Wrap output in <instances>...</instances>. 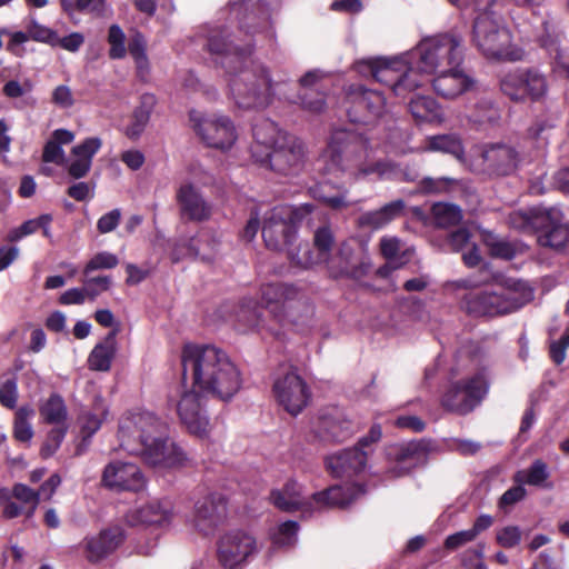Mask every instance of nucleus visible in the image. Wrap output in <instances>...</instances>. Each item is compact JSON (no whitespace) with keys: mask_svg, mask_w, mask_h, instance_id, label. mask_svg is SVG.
Returning a JSON list of instances; mask_svg holds the SVG:
<instances>
[{"mask_svg":"<svg viewBox=\"0 0 569 569\" xmlns=\"http://www.w3.org/2000/svg\"><path fill=\"white\" fill-rule=\"evenodd\" d=\"M207 50L216 64L229 76L232 98L240 109H263L273 100V81L270 70L250 59L253 47L239 46L229 39L224 31L211 33Z\"/></svg>","mask_w":569,"mask_h":569,"instance_id":"obj_1","label":"nucleus"},{"mask_svg":"<svg viewBox=\"0 0 569 569\" xmlns=\"http://www.w3.org/2000/svg\"><path fill=\"white\" fill-rule=\"evenodd\" d=\"M167 423L150 411H128L118 423L120 446L149 466L164 470L187 465L186 452L167 436Z\"/></svg>","mask_w":569,"mask_h":569,"instance_id":"obj_2","label":"nucleus"},{"mask_svg":"<svg viewBox=\"0 0 569 569\" xmlns=\"http://www.w3.org/2000/svg\"><path fill=\"white\" fill-rule=\"evenodd\" d=\"M368 147L369 141L361 133L346 129L335 130L323 153L322 176L340 178L349 173L355 179L371 173L386 176L392 169L391 162L381 160L370 164L362 162Z\"/></svg>","mask_w":569,"mask_h":569,"instance_id":"obj_3","label":"nucleus"},{"mask_svg":"<svg viewBox=\"0 0 569 569\" xmlns=\"http://www.w3.org/2000/svg\"><path fill=\"white\" fill-rule=\"evenodd\" d=\"M182 375L189 373L193 385L228 401L241 388V371L231 358H182Z\"/></svg>","mask_w":569,"mask_h":569,"instance_id":"obj_4","label":"nucleus"},{"mask_svg":"<svg viewBox=\"0 0 569 569\" xmlns=\"http://www.w3.org/2000/svg\"><path fill=\"white\" fill-rule=\"evenodd\" d=\"M508 221L513 229L535 234L540 247L559 251L569 243V223L558 208L513 211Z\"/></svg>","mask_w":569,"mask_h":569,"instance_id":"obj_5","label":"nucleus"},{"mask_svg":"<svg viewBox=\"0 0 569 569\" xmlns=\"http://www.w3.org/2000/svg\"><path fill=\"white\" fill-rule=\"evenodd\" d=\"M409 64L423 81V74L431 76L463 61L462 39L452 33H440L419 42L410 54Z\"/></svg>","mask_w":569,"mask_h":569,"instance_id":"obj_6","label":"nucleus"},{"mask_svg":"<svg viewBox=\"0 0 569 569\" xmlns=\"http://www.w3.org/2000/svg\"><path fill=\"white\" fill-rule=\"evenodd\" d=\"M510 31L501 26L490 11L477 16L472 26V41L487 58L497 61H521L525 50L511 44Z\"/></svg>","mask_w":569,"mask_h":569,"instance_id":"obj_7","label":"nucleus"},{"mask_svg":"<svg viewBox=\"0 0 569 569\" xmlns=\"http://www.w3.org/2000/svg\"><path fill=\"white\" fill-rule=\"evenodd\" d=\"M400 58H370L355 63V70L361 74H370L377 82L388 86L398 97H405L422 86L418 74Z\"/></svg>","mask_w":569,"mask_h":569,"instance_id":"obj_8","label":"nucleus"},{"mask_svg":"<svg viewBox=\"0 0 569 569\" xmlns=\"http://www.w3.org/2000/svg\"><path fill=\"white\" fill-rule=\"evenodd\" d=\"M489 391V382L483 372L450 382L440 398L441 407L451 413L466 416L473 411Z\"/></svg>","mask_w":569,"mask_h":569,"instance_id":"obj_9","label":"nucleus"},{"mask_svg":"<svg viewBox=\"0 0 569 569\" xmlns=\"http://www.w3.org/2000/svg\"><path fill=\"white\" fill-rule=\"evenodd\" d=\"M326 268L332 279L360 280L367 277L372 268L368 247L356 239L345 240L328 260Z\"/></svg>","mask_w":569,"mask_h":569,"instance_id":"obj_10","label":"nucleus"},{"mask_svg":"<svg viewBox=\"0 0 569 569\" xmlns=\"http://www.w3.org/2000/svg\"><path fill=\"white\" fill-rule=\"evenodd\" d=\"M345 104L350 122L368 124L383 114L386 98L378 90L352 83L346 89Z\"/></svg>","mask_w":569,"mask_h":569,"instance_id":"obj_11","label":"nucleus"},{"mask_svg":"<svg viewBox=\"0 0 569 569\" xmlns=\"http://www.w3.org/2000/svg\"><path fill=\"white\" fill-rule=\"evenodd\" d=\"M278 402L292 416L299 415L309 403L311 391L307 382L290 365L283 363L273 382Z\"/></svg>","mask_w":569,"mask_h":569,"instance_id":"obj_12","label":"nucleus"},{"mask_svg":"<svg viewBox=\"0 0 569 569\" xmlns=\"http://www.w3.org/2000/svg\"><path fill=\"white\" fill-rule=\"evenodd\" d=\"M501 92L511 101H538L548 90L546 77L536 69H517L502 76L499 81Z\"/></svg>","mask_w":569,"mask_h":569,"instance_id":"obj_13","label":"nucleus"},{"mask_svg":"<svg viewBox=\"0 0 569 569\" xmlns=\"http://www.w3.org/2000/svg\"><path fill=\"white\" fill-rule=\"evenodd\" d=\"M189 120L201 140L211 148L230 149L237 140L236 128L227 116L203 118L197 110H190Z\"/></svg>","mask_w":569,"mask_h":569,"instance_id":"obj_14","label":"nucleus"},{"mask_svg":"<svg viewBox=\"0 0 569 569\" xmlns=\"http://www.w3.org/2000/svg\"><path fill=\"white\" fill-rule=\"evenodd\" d=\"M462 309L471 317H496L511 313L520 308L519 300L510 295L470 291L461 301Z\"/></svg>","mask_w":569,"mask_h":569,"instance_id":"obj_15","label":"nucleus"},{"mask_svg":"<svg viewBox=\"0 0 569 569\" xmlns=\"http://www.w3.org/2000/svg\"><path fill=\"white\" fill-rule=\"evenodd\" d=\"M303 158L302 142L289 134L283 137L280 143L270 150L269 154L266 156V160H261L257 164L276 173L289 176L300 171Z\"/></svg>","mask_w":569,"mask_h":569,"instance_id":"obj_16","label":"nucleus"},{"mask_svg":"<svg viewBox=\"0 0 569 569\" xmlns=\"http://www.w3.org/2000/svg\"><path fill=\"white\" fill-rule=\"evenodd\" d=\"M177 413L188 432L201 439L210 436L212 426L200 393L193 390L183 392L177 403Z\"/></svg>","mask_w":569,"mask_h":569,"instance_id":"obj_17","label":"nucleus"},{"mask_svg":"<svg viewBox=\"0 0 569 569\" xmlns=\"http://www.w3.org/2000/svg\"><path fill=\"white\" fill-rule=\"evenodd\" d=\"M226 516L227 500L222 493L204 491L194 500L192 522L203 535L212 533Z\"/></svg>","mask_w":569,"mask_h":569,"instance_id":"obj_18","label":"nucleus"},{"mask_svg":"<svg viewBox=\"0 0 569 569\" xmlns=\"http://www.w3.org/2000/svg\"><path fill=\"white\" fill-rule=\"evenodd\" d=\"M254 550V538L241 530L226 532L217 543L218 560L227 569L242 565Z\"/></svg>","mask_w":569,"mask_h":569,"instance_id":"obj_19","label":"nucleus"},{"mask_svg":"<svg viewBox=\"0 0 569 569\" xmlns=\"http://www.w3.org/2000/svg\"><path fill=\"white\" fill-rule=\"evenodd\" d=\"M482 172L489 178L512 174L520 162L518 150L507 143H486L481 149Z\"/></svg>","mask_w":569,"mask_h":569,"instance_id":"obj_20","label":"nucleus"},{"mask_svg":"<svg viewBox=\"0 0 569 569\" xmlns=\"http://www.w3.org/2000/svg\"><path fill=\"white\" fill-rule=\"evenodd\" d=\"M102 482L119 491H139L146 486V478L137 465L116 461L106 466Z\"/></svg>","mask_w":569,"mask_h":569,"instance_id":"obj_21","label":"nucleus"},{"mask_svg":"<svg viewBox=\"0 0 569 569\" xmlns=\"http://www.w3.org/2000/svg\"><path fill=\"white\" fill-rule=\"evenodd\" d=\"M261 233L266 247L273 251L293 246L297 238L293 228L276 207L266 213Z\"/></svg>","mask_w":569,"mask_h":569,"instance_id":"obj_22","label":"nucleus"},{"mask_svg":"<svg viewBox=\"0 0 569 569\" xmlns=\"http://www.w3.org/2000/svg\"><path fill=\"white\" fill-rule=\"evenodd\" d=\"M260 293L264 308L270 310L277 323L282 325L286 303L298 299L300 291L295 284L273 282L261 286Z\"/></svg>","mask_w":569,"mask_h":569,"instance_id":"obj_23","label":"nucleus"},{"mask_svg":"<svg viewBox=\"0 0 569 569\" xmlns=\"http://www.w3.org/2000/svg\"><path fill=\"white\" fill-rule=\"evenodd\" d=\"M176 199L182 219L194 222H203L210 219L211 206L192 183L181 184L177 191Z\"/></svg>","mask_w":569,"mask_h":569,"instance_id":"obj_24","label":"nucleus"},{"mask_svg":"<svg viewBox=\"0 0 569 569\" xmlns=\"http://www.w3.org/2000/svg\"><path fill=\"white\" fill-rule=\"evenodd\" d=\"M368 456L369 451L357 445L329 456L326 465L335 477H350L366 468Z\"/></svg>","mask_w":569,"mask_h":569,"instance_id":"obj_25","label":"nucleus"},{"mask_svg":"<svg viewBox=\"0 0 569 569\" xmlns=\"http://www.w3.org/2000/svg\"><path fill=\"white\" fill-rule=\"evenodd\" d=\"M253 141L250 146L251 159L254 163L266 160L270 150L280 143L283 137L289 136L281 131L278 126L269 119H263L252 127Z\"/></svg>","mask_w":569,"mask_h":569,"instance_id":"obj_26","label":"nucleus"},{"mask_svg":"<svg viewBox=\"0 0 569 569\" xmlns=\"http://www.w3.org/2000/svg\"><path fill=\"white\" fill-rule=\"evenodd\" d=\"M432 79L435 92L445 99H455L473 86V79L467 76L459 66L436 73Z\"/></svg>","mask_w":569,"mask_h":569,"instance_id":"obj_27","label":"nucleus"},{"mask_svg":"<svg viewBox=\"0 0 569 569\" xmlns=\"http://www.w3.org/2000/svg\"><path fill=\"white\" fill-rule=\"evenodd\" d=\"M358 430V425L341 413L321 416L317 427L318 436L328 442L347 441Z\"/></svg>","mask_w":569,"mask_h":569,"instance_id":"obj_28","label":"nucleus"},{"mask_svg":"<svg viewBox=\"0 0 569 569\" xmlns=\"http://www.w3.org/2000/svg\"><path fill=\"white\" fill-rule=\"evenodd\" d=\"M429 443L413 441L400 447L396 453L395 466L390 469L393 477L408 475L417 467L423 466L428 460Z\"/></svg>","mask_w":569,"mask_h":569,"instance_id":"obj_29","label":"nucleus"},{"mask_svg":"<svg viewBox=\"0 0 569 569\" xmlns=\"http://www.w3.org/2000/svg\"><path fill=\"white\" fill-rule=\"evenodd\" d=\"M270 501L282 511L309 510L313 508L310 497H307L302 487L293 480L288 481L281 489L272 490Z\"/></svg>","mask_w":569,"mask_h":569,"instance_id":"obj_30","label":"nucleus"},{"mask_svg":"<svg viewBox=\"0 0 569 569\" xmlns=\"http://www.w3.org/2000/svg\"><path fill=\"white\" fill-rule=\"evenodd\" d=\"M406 201L402 199L393 200L377 210H370L361 213L357 219L360 228L379 230L388 226L393 220L406 214Z\"/></svg>","mask_w":569,"mask_h":569,"instance_id":"obj_31","label":"nucleus"},{"mask_svg":"<svg viewBox=\"0 0 569 569\" xmlns=\"http://www.w3.org/2000/svg\"><path fill=\"white\" fill-rule=\"evenodd\" d=\"M82 283L83 288H71L64 291L59 298V303L64 306L82 305L86 298L93 301L101 292L110 289L112 281L109 276H98L84 278Z\"/></svg>","mask_w":569,"mask_h":569,"instance_id":"obj_32","label":"nucleus"},{"mask_svg":"<svg viewBox=\"0 0 569 569\" xmlns=\"http://www.w3.org/2000/svg\"><path fill=\"white\" fill-rule=\"evenodd\" d=\"M122 541L123 533L120 528L103 530L97 536L86 539L87 559L91 562L99 561L113 552Z\"/></svg>","mask_w":569,"mask_h":569,"instance_id":"obj_33","label":"nucleus"},{"mask_svg":"<svg viewBox=\"0 0 569 569\" xmlns=\"http://www.w3.org/2000/svg\"><path fill=\"white\" fill-rule=\"evenodd\" d=\"M133 525H158L162 526L172 519V506L169 501H150L131 512Z\"/></svg>","mask_w":569,"mask_h":569,"instance_id":"obj_34","label":"nucleus"},{"mask_svg":"<svg viewBox=\"0 0 569 569\" xmlns=\"http://www.w3.org/2000/svg\"><path fill=\"white\" fill-rule=\"evenodd\" d=\"M315 199L331 210H341L351 206L348 190L343 184H332L330 179H323L311 189Z\"/></svg>","mask_w":569,"mask_h":569,"instance_id":"obj_35","label":"nucleus"},{"mask_svg":"<svg viewBox=\"0 0 569 569\" xmlns=\"http://www.w3.org/2000/svg\"><path fill=\"white\" fill-rule=\"evenodd\" d=\"M361 492V489L357 486H333L327 490L312 493L311 499L317 508L346 507Z\"/></svg>","mask_w":569,"mask_h":569,"instance_id":"obj_36","label":"nucleus"},{"mask_svg":"<svg viewBox=\"0 0 569 569\" xmlns=\"http://www.w3.org/2000/svg\"><path fill=\"white\" fill-rule=\"evenodd\" d=\"M156 97L151 93H144L140 98V104L134 108L130 116L129 122L124 128V134L130 140H138L149 123Z\"/></svg>","mask_w":569,"mask_h":569,"instance_id":"obj_37","label":"nucleus"},{"mask_svg":"<svg viewBox=\"0 0 569 569\" xmlns=\"http://www.w3.org/2000/svg\"><path fill=\"white\" fill-rule=\"evenodd\" d=\"M39 415L43 423L53 427L68 426V408L58 393H51L48 399L41 401Z\"/></svg>","mask_w":569,"mask_h":569,"instance_id":"obj_38","label":"nucleus"},{"mask_svg":"<svg viewBox=\"0 0 569 569\" xmlns=\"http://www.w3.org/2000/svg\"><path fill=\"white\" fill-rule=\"evenodd\" d=\"M109 415V408L101 397H96L93 408L83 411L79 417V425L83 438H90L102 426Z\"/></svg>","mask_w":569,"mask_h":569,"instance_id":"obj_39","label":"nucleus"},{"mask_svg":"<svg viewBox=\"0 0 569 569\" xmlns=\"http://www.w3.org/2000/svg\"><path fill=\"white\" fill-rule=\"evenodd\" d=\"M549 476L547 463L537 459L529 468L517 471L513 479L519 485L551 488L552 485L548 482Z\"/></svg>","mask_w":569,"mask_h":569,"instance_id":"obj_40","label":"nucleus"},{"mask_svg":"<svg viewBox=\"0 0 569 569\" xmlns=\"http://www.w3.org/2000/svg\"><path fill=\"white\" fill-rule=\"evenodd\" d=\"M428 149L449 153L460 161L465 159L466 153L461 139L455 134L430 137L428 139Z\"/></svg>","mask_w":569,"mask_h":569,"instance_id":"obj_41","label":"nucleus"},{"mask_svg":"<svg viewBox=\"0 0 569 569\" xmlns=\"http://www.w3.org/2000/svg\"><path fill=\"white\" fill-rule=\"evenodd\" d=\"M408 107L418 121L430 122L439 117V106L431 97L416 96L410 99Z\"/></svg>","mask_w":569,"mask_h":569,"instance_id":"obj_42","label":"nucleus"},{"mask_svg":"<svg viewBox=\"0 0 569 569\" xmlns=\"http://www.w3.org/2000/svg\"><path fill=\"white\" fill-rule=\"evenodd\" d=\"M288 259L290 262L301 269H310L322 263L312 246L308 242H301L297 247H287Z\"/></svg>","mask_w":569,"mask_h":569,"instance_id":"obj_43","label":"nucleus"},{"mask_svg":"<svg viewBox=\"0 0 569 569\" xmlns=\"http://www.w3.org/2000/svg\"><path fill=\"white\" fill-rule=\"evenodd\" d=\"M34 416V411L29 406L19 408L14 413L13 419V437L20 442H30L33 438V428L31 419Z\"/></svg>","mask_w":569,"mask_h":569,"instance_id":"obj_44","label":"nucleus"},{"mask_svg":"<svg viewBox=\"0 0 569 569\" xmlns=\"http://www.w3.org/2000/svg\"><path fill=\"white\" fill-rule=\"evenodd\" d=\"M431 213L440 228L457 226L462 220L460 207L453 203L437 202L431 207Z\"/></svg>","mask_w":569,"mask_h":569,"instance_id":"obj_45","label":"nucleus"},{"mask_svg":"<svg viewBox=\"0 0 569 569\" xmlns=\"http://www.w3.org/2000/svg\"><path fill=\"white\" fill-rule=\"evenodd\" d=\"M333 244L335 234L329 226H321L315 231L312 239V248L315 249L316 253L318 254L322 263L327 264L328 260L331 259V257L333 256Z\"/></svg>","mask_w":569,"mask_h":569,"instance_id":"obj_46","label":"nucleus"},{"mask_svg":"<svg viewBox=\"0 0 569 569\" xmlns=\"http://www.w3.org/2000/svg\"><path fill=\"white\" fill-rule=\"evenodd\" d=\"M459 186H461V180L449 177H426L419 181V189L426 194L450 192Z\"/></svg>","mask_w":569,"mask_h":569,"instance_id":"obj_47","label":"nucleus"},{"mask_svg":"<svg viewBox=\"0 0 569 569\" xmlns=\"http://www.w3.org/2000/svg\"><path fill=\"white\" fill-rule=\"evenodd\" d=\"M261 308L252 300L243 301L237 312V319L243 327L249 329H261L262 326Z\"/></svg>","mask_w":569,"mask_h":569,"instance_id":"obj_48","label":"nucleus"},{"mask_svg":"<svg viewBox=\"0 0 569 569\" xmlns=\"http://www.w3.org/2000/svg\"><path fill=\"white\" fill-rule=\"evenodd\" d=\"M280 213L283 216V218L288 221V224H290L295 230V236L297 237V230L298 226L306 219L308 216H310L315 209L313 204L310 203H303L297 207H290V206H278L276 207Z\"/></svg>","mask_w":569,"mask_h":569,"instance_id":"obj_49","label":"nucleus"},{"mask_svg":"<svg viewBox=\"0 0 569 569\" xmlns=\"http://www.w3.org/2000/svg\"><path fill=\"white\" fill-rule=\"evenodd\" d=\"M280 213L283 216V218L288 221V224H290L295 230V236L297 237V230L298 226L306 219L308 216H310L315 209L313 204L310 203H303L297 207H290V206H278L276 207Z\"/></svg>","mask_w":569,"mask_h":569,"instance_id":"obj_50","label":"nucleus"},{"mask_svg":"<svg viewBox=\"0 0 569 569\" xmlns=\"http://www.w3.org/2000/svg\"><path fill=\"white\" fill-rule=\"evenodd\" d=\"M69 426L53 427L46 436V439L40 448L42 458L48 459L52 457L60 448Z\"/></svg>","mask_w":569,"mask_h":569,"instance_id":"obj_51","label":"nucleus"},{"mask_svg":"<svg viewBox=\"0 0 569 569\" xmlns=\"http://www.w3.org/2000/svg\"><path fill=\"white\" fill-rule=\"evenodd\" d=\"M108 43L110 44V59L117 60L126 57V34L119 24L114 23L109 27Z\"/></svg>","mask_w":569,"mask_h":569,"instance_id":"obj_52","label":"nucleus"},{"mask_svg":"<svg viewBox=\"0 0 569 569\" xmlns=\"http://www.w3.org/2000/svg\"><path fill=\"white\" fill-rule=\"evenodd\" d=\"M118 263L119 259L116 254L108 251L98 252L87 262L83 269V276L86 278H90L89 274L92 271L100 269H113L118 266Z\"/></svg>","mask_w":569,"mask_h":569,"instance_id":"obj_53","label":"nucleus"},{"mask_svg":"<svg viewBox=\"0 0 569 569\" xmlns=\"http://www.w3.org/2000/svg\"><path fill=\"white\" fill-rule=\"evenodd\" d=\"M12 496L22 503L30 507L28 517H31L40 502V493L23 483H16L12 488Z\"/></svg>","mask_w":569,"mask_h":569,"instance_id":"obj_54","label":"nucleus"},{"mask_svg":"<svg viewBox=\"0 0 569 569\" xmlns=\"http://www.w3.org/2000/svg\"><path fill=\"white\" fill-rule=\"evenodd\" d=\"M300 106L311 113H320L326 108V97L318 91H303L299 94Z\"/></svg>","mask_w":569,"mask_h":569,"instance_id":"obj_55","label":"nucleus"},{"mask_svg":"<svg viewBox=\"0 0 569 569\" xmlns=\"http://www.w3.org/2000/svg\"><path fill=\"white\" fill-rule=\"evenodd\" d=\"M497 542L503 548H513L521 541V530L518 526H507L496 533Z\"/></svg>","mask_w":569,"mask_h":569,"instance_id":"obj_56","label":"nucleus"},{"mask_svg":"<svg viewBox=\"0 0 569 569\" xmlns=\"http://www.w3.org/2000/svg\"><path fill=\"white\" fill-rule=\"evenodd\" d=\"M101 144V140L97 137L87 138L80 144L74 146L71 153L81 159H89L92 162V158L100 150Z\"/></svg>","mask_w":569,"mask_h":569,"instance_id":"obj_57","label":"nucleus"},{"mask_svg":"<svg viewBox=\"0 0 569 569\" xmlns=\"http://www.w3.org/2000/svg\"><path fill=\"white\" fill-rule=\"evenodd\" d=\"M487 246L489 248L490 256L493 258H500L503 260H512L517 254L516 247L509 241H505V240L488 241Z\"/></svg>","mask_w":569,"mask_h":569,"instance_id":"obj_58","label":"nucleus"},{"mask_svg":"<svg viewBox=\"0 0 569 569\" xmlns=\"http://www.w3.org/2000/svg\"><path fill=\"white\" fill-rule=\"evenodd\" d=\"M204 238L206 241H207V246L209 247V249L211 251H216L217 247H218V241L217 239L210 234L209 232H200L199 233V237H192L188 240V243H187V249L189 251L190 254H192L193 257H201L202 260H210V257H207L204 254H201V248L199 246V240Z\"/></svg>","mask_w":569,"mask_h":569,"instance_id":"obj_59","label":"nucleus"},{"mask_svg":"<svg viewBox=\"0 0 569 569\" xmlns=\"http://www.w3.org/2000/svg\"><path fill=\"white\" fill-rule=\"evenodd\" d=\"M28 33L30 38L34 41L49 43L51 46H56V42L58 40V33L54 30L41 26L36 21H32L31 24L29 26Z\"/></svg>","mask_w":569,"mask_h":569,"instance_id":"obj_60","label":"nucleus"},{"mask_svg":"<svg viewBox=\"0 0 569 569\" xmlns=\"http://www.w3.org/2000/svg\"><path fill=\"white\" fill-rule=\"evenodd\" d=\"M18 400L17 381L14 378H9L0 386V403L9 409H13Z\"/></svg>","mask_w":569,"mask_h":569,"instance_id":"obj_61","label":"nucleus"},{"mask_svg":"<svg viewBox=\"0 0 569 569\" xmlns=\"http://www.w3.org/2000/svg\"><path fill=\"white\" fill-rule=\"evenodd\" d=\"M128 50L131 57L134 59L138 68H142L148 63L146 43L141 34H137L130 40Z\"/></svg>","mask_w":569,"mask_h":569,"instance_id":"obj_62","label":"nucleus"},{"mask_svg":"<svg viewBox=\"0 0 569 569\" xmlns=\"http://www.w3.org/2000/svg\"><path fill=\"white\" fill-rule=\"evenodd\" d=\"M42 161L46 163L63 164L64 151L62 147L52 139H49L43 147Z\"/></svg>","mask_w":569,"mask_h":569,"instance_id":"obj_63","label":"nucleus"},{"mask_svg":"<svg viewBox=\"0 0 569 569\" xmlns=\"http://www.w3.org/2000/svg\"><path fill=\"white\" fill-rule=\"evenodd\" d=\"M121 220L120 209H113L99 218L97 221V230L104 234L113 231Z\"/></svg>","mask_w":569,"mask_h":569,"instance_id":"obj_64","label":"nucleus"}]
</instances>
